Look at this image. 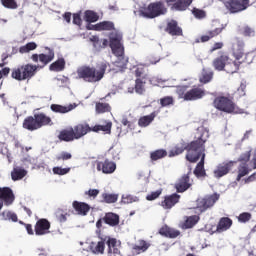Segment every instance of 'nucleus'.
I'll return each mask as SVG.
<instances>
[{
    "label": "nucleus",
    "instance_id": "6e6552de",
    "mask_svg": "<svg viewBox=\"0 0 256 256\" xmlns=\"http://www.w3.org/2000/svg\"><path fill=\"white\" fill-rule=\"evenodd\" d=\"M206 148L205 143L199 148L198 151L195 152L194 157L196 158V161H189V163H197V161H200L197 163L195 169H194V175L197 177V179H201V177H207V172L205 171V157L207 156L205 154Z\"/></svg>",
    "mask_w": 256,
    "mask_h": 256
},
{
    "label": "nucleus",
    "instance_id": "37998d69",
    "mask_svg": "<svg viewBox=\"0 0 256 256\" xmlns=\"http://www.w3.org/2000/svg\"><path fill=\"white\" fill-rule=\"evenodd\" d=\"M99 31H115V23L111 21H102L98 23Z\"/></svg>",
    "mask_w": 256,
    "mask_h": 256
},
{
    "label": "nucleus",
    "instance_id": "6ab92c4d",
    "mask_svg": "<svg viewBox=\"0 0 256 256\" xmlns=\"http://www.w3.org/2000/svg\"><path fill=\"white\" fill-rule=\"evenodd\" d=\"M116 169L117 164L109 159L97 162V171H102V173L105 175H111V173H115Z\"/></svg>",
    "mask_w": 256,
    "mask_h": 256
},
{
    "label": "nucleus",
    "instance_id": "79ce46f5",
    "mask_svg": "<svg viewBox=\"0 0 256 256\" xmlns=\"http://www.w3.org/2000/svg\"><path fill=\"white\" fill-rule=\"evenodd\" d=\"M49 69L50 71H56V72L63 71V69H65V59L59 58L49 66Z\"/></svg>",
    "mask_w": 256,
    "mask_h": 256
},
{
    "label": "nucleus",
    "instance_id": "a19ab883",
    "mask_svg": "<svg viewBox=\"0 0 256 256\" xmlns=\"http://www.w3.org/2000/svg\"><path fill=\"white\" fill-rule=\"evenodd\" d=\"M84 19L87 23H96V21H99V15L93 10H86L84 13Z\"/></svg>",
    "mask_w": 256,
    "mask_h": 256
},
{
    "label": "nucleus",
    "instance_id": "aec40b11",
    "mask_svg": "<svg viewBox=\"0 0 256 256\" xmlns=\"http://www.w3.org/2000/svg\"><path fill=\"white\" fill-rule=\"evenodd\" d=\"M179 201H181V195L177 193H173V194L164 196V200L161 201L160 205L164 209L169 210V209H173V207H175L177 203H179Z\"/></svg>",
    "mask_w": 256,
    "mask_h": 256
},
{
    "label": "nucleus",
    "instance_id": "a211bd4d",
    "mask_svg": "<svg viewBox=\"0 0 256 256\" xmlns=\"http://www.w3.org/2000/svg\"><path fill=\"white\" fill-rule=\"evenodd\" d=\"M234 165L235 162L233 161L218 164L217 168L214 170V177H216L217 179L225 177V175H228V173H230Z\"/></svg>",
    "mask_w": 256,
    "mask_h": 256
},
{
    "label": "nucleus",
    "instance_id": "cd10ccee",
    "mask_svg": "<svg viewBox=\"0 0 256 256\" xmlns=\"http://www.w3.org/2000/svg\"><path fill=\"white\" fill-rule=\"evenodd\" d=\"M105 98H101L99 102L95 103V111L97 115L111 113V104L103 102Z\"/></svg>",
    "mask_w": 256,
    "mask_h": 256
},
{
    "label": "nucleus",
    "instance_id": "774afa93",
    "mask_svg": "<svg viewBox=\"0 0 256 256\" xmlns=\"http://www.w3.org/2000/svg\"><path fill=\"white\" fill-rule=\"evenodd\" d=\"M73 23L74 25H81L82 20H81V15L80 14H73Z\"/></svg>",
    "mask_w": 256,
    "mask_h": 256
},
{
    "label": "nucleus",
    "instance_id": "20e7f679",
    "mask_svg": "<svg viewBox=\"0 0 256 256\" xmlns=\"http://www.w3.org/2000/svg\"><path fill=\"white\" fill-rule=\"evenodd\" d=\"M121 41H123V35H121V33H110V49H112V53L118 57L116 67L125 69L127 67L128 60L125 58V48L123 47Z\"/></svg>",
    "mask_w": 256,
    "mask_h": 256
},
{
    "label": "nucleus",
    "instance_id": "9b49d317",
    "mask_svg": "<svg viewBox=\"0 0 256 256\" xmlns=\"http://www.w3.org/2000/svg\"><path fill=\"white\" fill-rule=\"evenodd\" d=\"M231 61V57H229V54L224 51H220L218 53V56L212 61V66L216 71H227V69H231L233 66V63L229 62Z\"/></svg>",
    "mask_w": 256,
    "mask_h": 256
},
{
    "label": "nucleus",
    "instance_id": "f704fd0d",
    "mask_svg": "<svg viewBox=\"0 0 256 256\" xmlns=\"http://www.w3.org/2000/svg\"><path fill=\"white\" fill-rule=\"evenodd\" d=\"M193 3V0H177L173 4V9L176 11H187L189 7H191V4Z\"/></svg>",
    "mask_w": 256,
    "mask_h": 256
},
{
    "label": "nucleus",
    "instance_id": "a18cd8bd",
    "mask_svg": "<svg viewBox=\"0 0 256 256\" xmlns=\"http://www.w3.org/2000/svg\"><path fill=\"white\" fill-rule=\"evenodd\" d=\"M119 199V195L118 194H109V193H103L102 194V203H117Z\"/></svg>",
    "mask_w": 256,
    "mask_h": 256
},
{
    "label": "nucleus",
    "instance_id": "de8ad7c7",
    "mask_svg": "<svg viewBox=\"0 0 256 256\" xmlns=\"http://www.w3.org/2000/svg\"><path fill=\"white\" fill-rule=\"evenodd\" d=\"M161 107H171V105H175V98L173 96H165L160 98Z\"/></svg>",
    "mask_w": 256,
    "mask_h": 256
},
{
    "label": "nucleus",
    "instance_id": "4d7b16f0",
    "mask_svg": "<svg viewBox=\"0 0 256 256\" xmlns=\"http://www.w3.org/2000/svg\"><path fill=\"white\" fill-rule=\"evenodd\" d=\"M54 175H67V173H69V171H71V168H62V167H54L52 169Z\"/></svg>",
    "mask_w": 256,
    "mask_h": 256
},
{
    "label": "nucleus",
    "instance_id": "7ed1b4c3",
    "mask_svg": "<svg viewBox=\"0 0 256 256\" xmlns=\"http://www.w3.org/2000/svg\"><path fill=\"white\" fill-rule=\"evenodd\" d=\"M214 109L227 113L228 115H239L243 113V109L239 108L235 103V99L231 95H219L214 98L212 103Z\"/></svg>",
    "mask_w": 256,
    "mask_h": 256
},
{
    "label": "nucleus",
    "instance_id": "1a4fd4ad",
    "mask_svg": "<svg viewBox=\"0 0 256 256\" xmlns=\"http://www.w3.org/2000/svg\"><path fill=\"white\" fill-rule=\"evenodd\" d=\"M219 197V194L214 193L198 198L196 200V209H198L200 213H205V211L211 209V207L219 201Z\"/></svg>",
    "mask_w": 256,
    "mask_h": 256
},
{
    "label": "nucleus",
    "instance_id": "2f4dec72",
    "mask_svg": "<svg viewBox=\"0 0 256 256\" xmlns=\"http://www.w3.org/2000/svg\"><path fill=\"white\" fill-rule=\"evenodd\" d=\"M157 115L158 113L154 111L150 115L140 117L138 120L139 127H149V125L155 121V117H157Z\"/></svg>",
    "mask_w": 256,
    "mask_h": 256
},
{
    "label": "nucleus",
    "instance_id": "f8f14e48",
    "mask_svg": "<svg viewBox=\"0 0 256 256\" xmlns=\"http://www.w3.org/2000/svg\"><path fill=\"white\" fill-rule=\"evenodd\" d=\"M250 3V0H227L224 2V7H226L230 13H241V11L249 9Z\"/></svg>",
    "mask_w": 256,
    "mask_h": 256
},
{
    "label": "nucleus",
    "instance_id": "c85d7f7f",
    "mask_svg": "<svg viewBox=\"0 0 256 256\" xmlns=\"http://www.w3.org/2000/svg\"><path fill=\"white\" fill-rule=\"evenodd\" d=\"M233 225V220L229 217H222L218 224L216 231L217 233H223L224 231H228V229H231V226Z\"/></svg>",
    "mask_w": 256,
    "mask_h": 256
},
{
    "label": "nucleus",
    "instance_id": "052dcab7",
    "mask_svg": "<svg viewBox=\"0 0 256 256\" xmlns=\"http://www.w3.org/2000/svg\"><path fill=\"white\" fill-rule=\"evenodd\" d=\"M135 201H137V197H133L132 195L122 196V203H124L125 205L135 203Z\"/></svg>",
    "mask_w": 256,
    "mask_h": 256
},
{
    "label": "nucleus",
    "instance_id": "e433bc0d",
    "mask_svg": "<svg viewBox=\"0 0 256 256\" xmlns=\"http://www.w3.org/2000/svg\"><path fill=\"white\" fill-rule=\"evenodd\" d=\"M27 176V170L23 168H14L11 172L12 181H21L24 177Z\"/></svg>",
    "mask_w": 256,
    "mask_h": 256
},
{
    "label": "nucleus",
    "instance_id": "ea45409f",
    "mask_svg": "<svg viewBox=\"0 0 256 256\" xmlns=\"http://www.w3.org/2000/svg\"><path fill=\"white\" fill-rule=\"evenodd\" d=\"M48 54H39V62L43 63V65H48V63H51L53 59H55V52L49 48Z\"/></svg>",
    "mask_w": 256,
    "mask_h": 256
},
{
    "label": "nucleus",
    "instance_id": "39448f33",
    "mask_svg": "<svg viewBox=\"0 0 256 256\" xmlns=\"http://www.w3.org/2000/svg\"><path fill=\"white\" fill-rule=\"evenodd\" d=\"M47 125H51V117L45 115V113H37L34 116H27L23 121L22 127L27 131H37V129Z\"/></svg>",
    "mask_w": 256,
    "mask_h": 256
},
{
    "label": "nucleus",
    "instance_id": "72a5a7b5",
    "mask_svg": "<svg viewBox=\"0 0 256 256\" xmlns=\"http://www.w3.org/2000/svg\"><path fill=\"white\" fill-rule=\"evenodd\" d=\"M137 93L138 95H143L145 93V81L142 78L135 80V87L128 88V93Z\"/></svg>",
    "mask_w": 256,
    "mask_h": 256
},
{
    "label": "nucleus",
    "instance_id": "49530a36",
    "mask_svg": "<svg viewBox=\"0 0 256 256\" xmlns=\"http://www.w3.org/2000/svg\"><path fill=\"white\" fill-rule=\"evenodd\" d=\"M197 223H199V216L193 215V216L188 217L185 220L184 227H185V229H191V228L195 227V225H197Z\"/></svg>",
    "mask_w": 256,
    "mask_h": 256
},
{
    "label": "nucleus",
    "instance_id": "f3484780",
    "mask_svg": "<svg viewBox=\"0 0 256 256\" xmlns=\"http://www.w3.org/2000/svg\"><path fill=\"white\" fill-rule=\"evenodd\" d=\"M72 133L74 134V139L79 141V139L85 137L87 133H91V127L87 123H79L72 127Z\"/></svg>",
    "mask_w": 256,
    "mask_h": 256
},
{
    "label": "nucleus",
    "instance_id": "4be33fe9",
    "mask_svg": "<svg viewBox=\"0 0 256 256\" xmlns=\"http://www.w3.org/2000/svg\"><path fill=\"white\" fill-rule=\"evenodd\" d=\"M165 31L172 37L183 36V28L179 26V23L176 20L169 21L166 25Z\"/></svg>",
    "mask_w": 256,
    "mask_h": 256
},
{
    "label": "nucleus",
    "instance_id": "69168bd1",
    "mask_svg": "<svg viewBox=\"0 0 256 256\" xmlns=\"http://www.w3.org/2000/svg\"><path fill=\"white\" fill-rule=\"evenodd\" d=\"M85 195H88L89 197H92L95 199L97 195H99V190L98 189H90L87 192H85Z\"/></svg>",
    "mask_w": 256,
    "mask_h": 256
},
{
    "label": "nucleus",
    "instance_id": "4468645a",
    "mask_svg": "<svg viewBox=\"0 0 256 256\" xmlns=\"http://www.w3.org/2000/svg\"><path fill=\"white\" fill-rule=\"evenodd\" d=\"M49 229H51V222H49V220L45 218H41L36 222L34 226V233L35 235L41 237L43 235H48V233H51Z\"/></svg>",
    "mask_w": 256,
    "mask_h": 256
},
{
    "label": "nucleus",
    "instance_id": "bb28decb",
    "mask_svg": "<svg viewBox=\"0 0 256 256\" xmlns=\"http://www.w3.org/2000/svg\"><path fill=\"white\" fill-rule=\"evenodd\" d=\"M159 235H162V237H168L169 239H176V237L181 235V232L167 225H164L159 229Z\"/></svg>",
    "mask_w": 256,
    "mask_h": 256
},
{
    "label": "nucleus",
    "instance_id": "864d4df0",
    "mask_svg": "<svg viewBox=\"0 0 256 256\" xmlns=\"http://www.w3.org/2000/svg\"><path fill=\"white\" fill-rule=\"evenodd\" d=\"M192 14L196 19H205L207 17V12H205V10H201L198 8H193Z\"/></svg>",
    "mask_w": 256,
    "mask_h": 256
},
{
    "label": "nucleus",
    "instance_id": "9d476101",
    "mask_svg": "<svg viewBox=\"0 0 256 256\" xmlns=\"http://www.w3.org/2000/svg\"><path fill=\"white\" fill-rule=\"evenodd\" d=\"M167 13V8L163 2H153L148 5V7L143 12L144 17L148 19H155V17H160V15H165Z\"/></svg>",
    "mask_w": 256,
    "mask_h": 256
},
{
    "label": "nucleus",
    "instance_id": "f03ea898",
    "mask_svg": "<svg viewBox=\"0 0 256 256\" xmlns=\"http://www.w3.org/2000/svg\"><path fill=\"white\" fill-rule=\"evenodd\" d=\"M111 67L109 62H100L95 67L81 66L77 69V79H82L85 83H99L105 77L107 69Z\"/></svg>",
    "mask_w": 256,
    "mask_h": 256
},
{
    "label": "nucleus",
    "instance_id": "ddd939ff",
    "mask_svg": "<svg viewBox=\"0 0 256 256\" xmlns=\"http://www.w3.org/2000/svg\"><path fill=\"white\" fill-rule=\"evenodd\" d=\"M191 169L187 174H183L175 183L176 193H185L191 187Z\"/></svg>",
    "mask_w": 256,
    "mask_h": 256
},
{
    "label": "nucleus",
    "instance_id": "8fccbe9b",
    "mask_svg": "<svg viewBox=\"0 0 256 256\" xmlns=\"http://www.w3.org/2000/svg\"><path fill=\"white\" fill-rule=\"evenodd\" d=\"M35 49H37V44L35 42H29L19 48V53H29V51H35Z\"/></svg>",
    "mask_w": 256,
    "mask_h": 256
},
{
    "label": "nucleus",
    "instance_id": "6e6d98bb",
    "mask_svg": "<svg viewBox=\"0 0 256 256\" xmlns=\"http://www.w3.org/2000/svg\"><path fill=\"white\" fill-rule=\"evenodd\" d=\"M73 155L69 152H61L59 155L55 157L56 161H69V159H72Z\"/></svg>",
    "mask_w": 256,
    "mask_h": 256
},
{
    "label": "nucleus",
    "instance_id": "680f3d73",
    "mask_svg": "<svg viewBox=\"0 0 256 256\" xmlns=\"http://www.w3.org/2000/svg\"><path fill=\"white\" fill-rule=\"evenodd\" d=\"M122 125L124 127H128V129L133 130L135 129V124L127 119V117L122 118L121 120Z\"/></svg>",
    "mask_w": 256,
    "mask_h": 256
},
{
    "label": "nucleus",
    "instance_id": "2eb2a0df",
    "mask_svg": "<svg viewBox=\"0 0 256 256\" xmlns=\"http://www.w3.org/2000/svg\"><path fill=\"white\" fill-rule=\"evenodd\" d=\"M106 245L108 247V256L121 255V242H118L117 238H111L110 236H106Z\"/></svg>",
    "mask_w": 256,
    "mask_h": 256
},
{
    "label": "nucleus",
    "instance_id": "09e8293b",
    "mask_svg": "<svg viewBox=\"0 0 256 256\" xmlns=\"http://www.w3.org/2000/svg\"><path fill=\"white\" fill-rule=\"evenodd\" d=\"M213 79V71H207L203 70L202 76L200 77V83H210V81Z\"/></svg>",
    "mask_w": 256,
    "mask_h": 256
},
{
    "label": "nucleus",
    "instance_id": "603ef678",
    "mask_svg": "<svg viewBox=\"0 0 256 256\" xmlns=\"http://www.w3.org/2000/svg\"><path fill=\"white\" fill-rule=\"evenodd\" d=\"M3 7L6 9H17L19 5H17V1L15 0H0Z\"/></svg>",
    "mask_w": 256,
    "mask_h": 256
},
{
    "label": "nucleus",
    "instance_id": "423d86ee",
    "mask_svg": "<svg viewBox=\"0 0 256 256\" xmlns=\"http://www.w3.org/2000/svg\"><path fill=\"white\" fill-rule=\"evenodd\" d=\"M39 66L33 64H23L12 69L11 77L15 81H29L37 74Z\"/></svg>",
    "mask_w": 256,
    "mask_h": 256
},
{
    "label": "nucleus",
    "instance_id": "338daca9",
    "mask_svg": "<svg viewBox=\"0 0 256 256\" xmlns=\"http://www.w3.org/2000/svg\"><path fill=\"white\" fill-rule=\"evenodd\" d=\"M20 223H21V225L25 226L28 235H35V231H33V225L25 224V223H23V221H20Z\"/></svg>",
    "mask_w": 256,
    "mask_h": 256
},
{
    "label": "nucleus",
    "instance_id": "c9c22d12",
    "mask_svg": "<svg viewBox=\"0 0 256 256\" xmlns=\"http://www.w3.org/2000/svg\"><path fill=\"white\" fill-rule=\"evenodd\" d=\"M168 152L165 149H157L150 152V159L152 162L159 161L161 159H165L167 157Z\"/></svg>",
    "mask_w": 256,
    "mask_h": 256
},
{
    "label": "nucleus",
    "instance_id": "4c0bfd02",
    "mask_svg": "<svg viewBox=\"0 0 256 256\" xmlns=\"http://www.w3.org/2000/svg\"><path fill=\"white\" fill-rule=\"evenodd\" d=\"M111 127H113V123L111 121L106 122L105 125H95L91 128V131L94 133H99V131H103L107 135H111Z\"/></svg>",
    "mask_w": 256,
    "mask_h": 256
},
{
    "label": "nucleus",
    "instance_id": "412c9836",
    "mask_svg": "<svg viewBox=\"0 0 256 256\" xmlns=\"http://www.w3.org/2000/svg\"><path fill=\"white\" fill-rule=\"evenodd\" d=\"M245 43L239 39H235L232 42V53L235 57L236 61H240V59H243L245 57Z\"/></svg>",
    "mask_w": 256,
    "mask_h": 256
},
{
    "label": "nucleus",
    "instance_id": "5fc2aeb1",
    "mask_svg": "<svg viewBox=\"0 0 256 256\" xmlns=\"http://www.w3.org/2000/svg\"><path fill=\"white\" fill-rule=\"evenodd\" d=\"M161 193H163V189L156 190L148 194L146 199L147 201H155V199H159V197H161Z\"/></svg>",
    "mask_w": 256,
    "mask_h": 256
},
{
    "label": "nucleus",
    "instance_id": "0eeeda50",
    "mask_svg": "<svg viewBox=\"0 0 256 256\" xmlns=\"http://www.w3.org/2000/svg\"><path fill=\"white\" fill-rule=\"evenodd\" d=\"M176 93L178 98L184 101H199V99H203L206 95L205 89L197 86H194L188 91L187 86H178Z\"/></svg>",
    "mask_w": 256,
    "mask_h": 256
},
{
    "label": "nucleus",
    "instance_id": "0e129e2a",
    "mask_svg": "<svg viewBox=\"0 0 256 256\" xmlns=\"http://www.w3.org/2000/svg\"><path fill=\"white\" fill-rule=\"evenodd\" d=\"M6 217L7 219H9L10 221H13L14 223H17L18 221V217L14 212H6Z\"/></svg>",
    "mask_w": 256,
    "mask_h": 256
},
{
    "label": "nucleus",
    "instance_id": "473e14b6",
    "mask_svg": "<svg viewBox=\"0 0 256 256\" xmlns=\"http://www.w3.org/2000/svg\"><path fill=\"white\" fill-rule=\"evenodd\" d=\"M149 247H151V243L145 240H138V244H135L132 247V250L134 251V253H136V255H141V253H145V251H147Z\"/></svg>",
    "mask_w": 256,
    "mask_h": 256
},
{
    "label": "nucleus",
    "instance_id": "dca6fc26",
    "mask_svg": "<svg viewBox=\"0 0 256 256\" xmlns=\"http://www.w3.org/2000/svg\"><path fill=\"white\" fill-rule=\"evenodd\" d=\"M0 201H2L6 207L15 203V194L10 187H0Z\"/></svg>",
    "mask_w": 256,
    "mask_h": 256
},
{
    "label": "nucleus",
    "instance_id": "7c9ffc66",
    "mask_svg": "<svg viewBox=\"0 0 256 256\" xmlns=\"http://www.w3.org/2000/svg\"><path fill=\"white\" fill-rule=\"evenodd\" d=\"M75 107H77V104H69L67 106H63V105H59V104H52L50 106V109H51V111H53V113L65 114V113H69V111H73V109H75Z\"/></svg>",
    "mask_w": 256,
    "mask_h": 256
},
{
    "label": "nucleus",
    "instance_id": "58836bf2",
    "mask_svg": "<svg viewBox=\"0 0 256 256\" xmlns=\"http://www.w3.org/2000/svg\"><path fill=\"white\" fill-rule=\"evenodd\" d=\"M250 171L251 170L249 169V164L241 163L238 166V175L236 177V181H241V179H243V177H245L246 175H249Z\"/></svg>",
    "mask_w": 256,
    "mask_h": 256
},
{
    "label": "nucleus",
    "instance_id": "13d9d810",
    "mask_svg": "<svg viewBox=\"0 0 256 256\" xmlns=\"http://www.w3.org/2000/svg\"><path fill=\"white\" fill-rule=\"evenodd\" d=\"M56 217L60 223H65V221H67V213H64L63 210L61 209H59L56 212Z\"/></svg>",
    "mask_w": 256,
    "mask_h": 256
},
{
    "label": "nucleus",
    "instance_id": "bf43d9fd",
    "mask_svg": "<svg viewBox=\"0 0 256 256\" xmlns=\"http://www.w3.org/2000/svg\"><path fill=\"white\" fill-rule=\"evenodd\" d=\"M251 159V151H247L238 158L239 163H247Z\"/></svg>",
    "mask_w": 256,
    "mask_h": 256
},
{
    "label": "nucleus",
    "instance_id": "393cba45",
    "mask_svg": "<svg viewBox=\"0 0 256 256\" xmlns=\"http://www.w3.org/2000/svg\"><path fill=\"white\" fill-rule=\"evenodd\" d=\"M245 58L243 61H233L231 64V69H227V73H237L242 63H247L248 65L253 62V58L251 57V53L244 54Z\"/></svg>",
    "mask_w": 256,
    "mask_h": 256
},
{
    "label": "nucleus",
    "instance_id": "b1692460",
    "mask_svg": "<svg viewBox=\"0 0 256 256\" xmlns=\"http://www.w3.org/2000/svg\"><path fill=\"white\" fill-rule=\"evenodd\" d=\"M72 207L76 212V215H81L85 217L91 211V206L85 202H79L77 200L73 201Z\"/></svg>",
    "mask_w": 256,
    "mask_h": 256
},
{
    "label": "nucleus",
    "instance_id": "5701e85b",
    "mask_svg": "<svg viewBox=\"0 0 256 256\" xmlns=\"http://www.w3.org/2000/svg\"><path fill=\"white\" fill-rule=\"evenodd\" d=\"M105 245H107V237L101 238L100 241H92L89 244V250L94 255H103L105 253Z\"/></svg>",
    "mask_w": 256,
    "mask_h": 256
},
{
    "label": "nucleus",
    "instance_id": "3c124183",
    "mask_svg": "<svg viewBox=\"0 0 256 256\" xmlns=\"http://www.w3.org/2000/svg\"><path fill=\"white\" fill-rule=\"evenodd\" d=\"M239 223H249L250 219H253V215L250 212H243L237 217Z\"/></svg>",
    "mask_w": 256,
    "mask_h": 256
},
{
    "label": "nucleus",
    "instance_id": "f257e3e1",
    "mask_svg": "<svg viewBox=\"0 0 256 256\" xmlns=\"http://www.w3.org/2000/svg\"><path fill=\"white\" fill-rule=\"evenodd\" d=\"M207 139H209V132L203 131L197 140H193L187 144L181 143L176 145L172 150L169 151L168 157H177V155H181L187 151L186 161H196L197 158L194 157V154L199 151L204 143H207Z\"/></svg>",
    "mask_w": 256,
    "mask_h": 256
},
{
    "label": "nucleus",
    "instance_id": "c756f323",
    "mask_svg": "<svg viewBox=\"0 0 256 256\" xmlns=\"http://www.w3.org/2000/svg\"><path fill=\"white\" fill-rule=\"evenodd\" d=\"M102 220L110 227H117V225H119V214L108 212L105 214Z\"/></svg>",
    "mask_w": 256,
    "mask_h": 256
},
{
    "label": "nucleus",
    "instance_id": "e2e57ef3",
    "mask_svg": "<svg viewBox=\"0 0 256 256\" xmlns=\"http://www.w3.org/2000/svg\"><path fill=\"white\" fill-rule=\"evenodd\" d=\"M222 29L221 28H216L214 30H210L207 32L208 37H210V39H213V37H217V35H220Z\"/></svg>",
    "mask_w": 256,
    "mask_h": 256
},
{
    "label": "nucleus",
    "instance_id": "a878e982",
    "mask_svg": "<svg viewBox=\"0 0 256 256\" xmlns=\"http://www.w3.org/2000/svg\"><path fill=\"white\" fill-rule=\"evenodd\" d=\"M59 141H64L65 143H71V141H76L75 135L73 134L72 126L62 129L58 135Z\"/></svg>",
    "mask_w": 256,
    "mask_h": 256
},
{
    "label": "nucleus",
    "instance_id": "c03bdc74",
    "mask_svg": "<svg viewBox=\"0 0 256 256\" xmlns=\"http://www.w3.org/2000/svg\"><path fill=\"white\" fill-rule=\"evenodd\" d=\"M240 33L241 35H243V37H248V38H253L256 35L255 28L249 25L242 27L240 29Z\"/></svg>",
    "mask_w": 256,
    "mask_h": 256
}]
</instances>
